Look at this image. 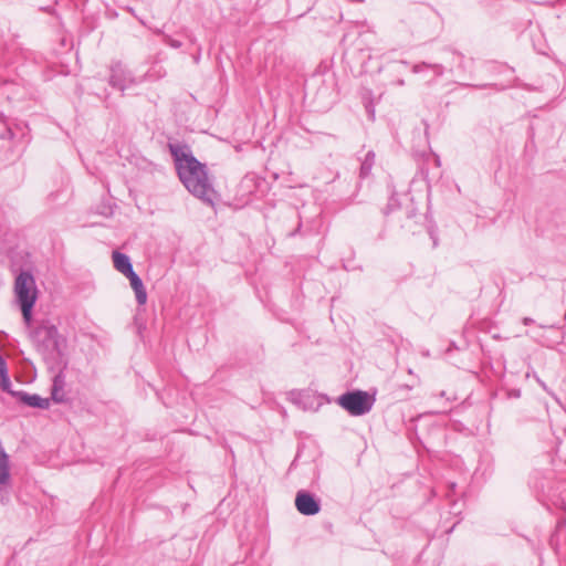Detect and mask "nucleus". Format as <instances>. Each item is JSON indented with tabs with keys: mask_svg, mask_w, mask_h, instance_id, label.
Segmentation results:
<instances>
[{
	"mask_svg": "<svg viewBox=\"0 0 566 566\" xmlns=\"http://www.w3.org/2000/svg\"><path fill=\"white\" fill-rule=\"evenodd\" d=\"M177 176L185 188L206 203L213 205L216 190L206 164L200 163L187 144L168 143Z\"/></svg>",
	"mask_w": 566,
	"mask_h": 566,
	"instance_id": "f257e3e1",
	"label": "nucleus"
},
{
	"mask_svg": "<svg viewBox=\"0 0 566 566\" xmlns=\"http://www.w3.org/2000/svg\"><path fill=\"white\" fill-rule=\"evenodd\" d=\"M29 338L50 371H55L59 366L67 367L66 339L54 324L43 321L29 331Z\"/></svg>",
	"mask_w": 566,
	"mask_h": 566,
	"instance_id": "f03ea898",
	"label": "nucleus"
},
{
	"mask_svg": "<svg viewBox=\"0 0 566 566\" xmlns=\"http://www.w3.org/2000/svg\"><path fill=\"white\" fill-rule=\"evenodd\" d=\"M336 402L350 416L358 417L373 409L375 397L367 391L355 389L340 395Z\"/></svg>",
	"mask_w": 566,
	"mask_h": 566,
	"instance_id": "7ed1b4c3",
	"label": "nucleus"
},
{
	"mask_svg": "<svg viewBox=\"0 0 566 566\" xmlns=\"http://www.w3.org/2000/svg\"><path fill=\"white\" fill-rule=\"evenodd\" d=\"M14 295L18 305L35 304L38 289L34 276L29 271H21L14 280Z\"/></svg>",
	"mask_w": 566,
	"mask_h": 566,
	"instance_id": "20e7f679",
	"label": "nucleus"
},
{
	"mask_svg": "<svg viewBox=\"0 0 566 566\" xmlns=\"http://www.w3.org/2000/svg\"><path fill=\"white\" fill-rule=\"evenodd\" d=\"M109 72V85L120 92L139 83L133 73L119 61L111 64Z\"/></svg>",
	"mask_w": 566,
	"mask_h": 566,
	"instance_id": "39448f33",
	"label": "nucleus"
},
{
	"mask_svg": "<svg viewBox=\"0 0 566 566\" xmlns=\"http://www.w3.org/2000/svg\"><path fill=\"white\" fill-rule=\"evenodd\" d=\"M294 503L302 515L312 516L321 511V500L306 490L297 491Z\"/></svg>",
	"mask_w": 566,
	"mask_h": 566,
	"instance_id": "423d86ee",
	"label": "nucleus"
},
{
	"mask_svg": "<svg viewBox=\"0 0 566 566\" xmlns=\"http://www.w3.org/2000/svg\"><path fill=\"white\" fill-rule=\"evenodd\" d=\"M66 368H61L60 366L55 368L57 371L53 377V384L51 388V399L54 402L62 403L66 401V397L64 394L65 386V375L64 370Z\"/></svg>",
	"mask_w": 566,
	"mask_h": 566,
	"instance_id": "0eeeda50",
	"label": "nucleus"
},
{
	"mask_svg": "<svg viewBox=\"0 0 566 566\" xmlns=\"http://www.w3.org/2000/svg\"><path fill=\"white\" fill-rule=\"evenodd\" d=\"M19 401L23 402L24 405L32 407V408H39V409H49L50 407V399L42 398L41 396L36 394H28L25 391H20L18 394Z\"/></svg>",
	"mask_w": 566,
	"mask_h": 566,
	"instance_id": "6e6552de",
	"label": "nucleus"
},
{
	"mask_svg": "<svg viewBox=\"0 0 566 566\" xmlns=\"http://www.w3.org/2000/svg\"><path fill=\"white\" fill-rule=\"evenodd\" d=\"M126 277L129 280L130 286L135 292L137 303L139 305H144L147 302V292L145 290L143 280L135 271Z\"/></svg>",
	"mask_w": 566,
	"mask_h": 566,
	"instance_id": "1a4fd4ad",
	"label": "nucleus"
},
{
	"mask_svg": "<svg viewBox=\"0 0 566 566\" xmlns=\"http://www.w3.org/2000/svg\"><path fill=\"white\" fill-rule=\"evenodd\" d=\"M112 258L114 268L125 276L134 272L133 264L127 254L119 251H114Z\"/></svg>",
	"mask_w": 566,
	"mask_h": 566,
	"instance_id": "9d476101",
	"label": "nucleus"
},
{
	"mask_svg": "<svg viewBox=\"0 0 566 566\" xmlns=\"http://www.w3.org/2000/svg\"><path fill=\"white\" fill-rule=\"evenodd\" d=\"M375 165V153L373 150H369L366 153L359 170L360 178H366L370 175L371 169Z\"/></svg>",
	"mask_w": 566,
	"mask_h": 566,
	"instance_id": "9b49d317",
	"label": "nucleus"
},
{
	"mask_svg": "<svg viewBox=\"0 0 566 566\" xmlns=\"http://www.w3.org/2000/svg\"><path fill=\"white\" fill-rule=\"evenodd\" d=\"M424 69H431L437 76H441L443 74V72H444L443 65H441V64H428V63H424V62L413 65L412 66V72L413 73H420Z\"/></svg>",
	"mask_w": 566,
	"mask_h": 566,
	"instance_id": "f8f14e48",
	"label": "nucleus"
},
{
	"mask_svg": "<svg viewBox=\"0 0 566 566\" xmlns=\"http://www.w3.org/2000/svg\"><path fill=\"white\" fill-rule=\"evenodd\" d=\"M34 305L35 304H21V305H19V307L21 310V313H22L23 322H24V324H25V326L28 328V332L33 328L31 326V324H32V313H33Z\"/></svg>",
	"mask_w": 566,
	"mask_h": 566,
	"instance_id": "ddd939ff",
	"label": "nucleus"
},
{
	"mask_svg": "<svg viewBox=\"0 0 566 566\" xmlns=\"http://www.w3.org/2000/svg\"><path fill=\"white\" fill-rule=\"evenodd\" d=\"M11 387H12V384H11V380H10V377H9V373L0 375V388H1V390L4 391V392H8L12 397L18 398V394H20V391H14V390H12Z\"/></svg>",
	"mask_w": 566,
	"mask_h": 566,
	"instance_id": "4468645a",
	"label": "nucleus"
},
{
	"mask_svg": "<svg viewBox=\"0 0 566 566\" xmlns=\"http://www.w3.org/2000/svg\"><path fill=\"white\" fill-rule=\"evenodd\" d=\"M451 56H452V62L455 64V67L458 70H465V66H464V56L458 52H451Z\"/></svg>",
	"mask_w": 566,
	"mask_h": 566,
	"instance_id": "2eb2a0df",
	"label": "nucleus"
},
{
	"mask_svg": "<svg viewBox=\"0 0 566 566\" xmlns=\"http://www.w3.org/2000/svg\"><path fill=\"white\" fill-rule=\"evenodd\" d=\"M521 397V390L520 389H511L506 391V398L507 399H517Z\"/></svg>",
	"mask_w": 566,
	"mask_h": 566,
	"instance_id": "dca6fc26",
	"label": "nucleus"
},
{
	"mask_svg": "<svg viewBox=\"0 0 566 566\" xmlns=\"http://www.w3.org/2000/svg\"><path fill=\"white\" fill-rule=\"evenodd\" d=\"M9 373L6 359L0 355V375Z\"/></svg>",
	"mask_w": 566,
	"mask_h": 566,
	"instance_id": "f3484780",
	"label": "nucleus"
},
{
	"mask_svg": "<svg viewBox=\"0 0 566 566\" xmlns=\"http://www.w3.org/2000/svg\"><path fill=\"white\" fill-rule=\"evenodd\" d=\"M407 66H408V63H407V62H405V61H400V62H398V63L396 64V71H397L398 73H402V72L407 69Z\"/></svg>",
	"mask_w": 566,
	"mask_h": 566,
	"instance_id": "a211bd4d",
	"label": "nucleus"
},
{
	"mask_svg": "<svg viewBox=\"0 0 566 566\" xmlns=\"http://www.w3.org/2000/svg\"><path fill=\"white\" fill-rule=\"evenodd\" d=\"M167 44L175 49H179L181 46V42L175 39H168Z\"/></svg>",
	"mask_w": 566,
	"mask_h": 566,
	"instance_id": "6ab92c4d",
	"label": "nucleus"
},
{
	"mask_svg": "<svg viewBox=\"0 0 566 566\" xmlns=\"http://www.w3.org/2000/svg\"><path fill=\"white\" fill-rule=\"evenodd\" d=\"M533 323H534V319H533V318H531V317H524V318H523V324H524V325H531V324H533Z\"/></svg>",
	"mask_w": 566,
	"mask_h": 566,
	"instance_id": "aec40b11",
	"label": "nucleus"
},
{
	"mask_svg": "<svg viewBox=\"0 0 566 566\" xmlns=\"http://www.w3.org/2000/svg\"><path fill=\"white\" fill-rule=\"evenodd\" d=\"M534 378L536 379V381L544 388L546 389V385L545 382H543L536 375H534Z\"/></svg>",
	"mask_w": 566,
	"mask_h": 566,
	"instance_id": "412c9836",
	"label": "nucleus"
},
{
	"mask_svg": "<svg viewBox=\"0 0 566 566\" xmlns=\"http://www.w3.org/2000/svg\"><path fill=\"white\" fill-rule=\"evenodd\" d=\"M397 85L399 86H402L405 84V81L402 78H399L397 82H396Z\"/></svg>",
	"mask_w": 566,
	"mask_h": 566,
	"instance_id": "4be33fe9",
	"label": "nucleus"
},
{
	"mask_svg": "<svg viewBox=\"0 0 566 566\" xmlns=\"http://www.w3.org/2000/svg\"><path fill=\"white\" fill-rule=\"evenodd\" d=\"M300 228H301V224H298V228L296 229V231L292 232L291 235H295V233L300 231Z\"/></svg>",
	"mask_w": 566,
	"mask_h": 566,
	"instance_id": "5701e85b",
	"label": "nucleus"
},
{
	"mask_svg": "<svg viewBox=\"0 0 566 566\" xmlns=\"http://www.w3.org/2000/svg\"><path fill=\"white\" fill-rule=\"evenodd\" d=\"M128 11L134 14V10L132 8H128Z\"/></svg>",
	"mask_w": 566,
	"mask_h": 566,
	"instance_id": "b1692460",
	"label": "nucleus"
},
{
	"mask_svg": "<svg viewBox=\"0 0 566 566\" xmlns=\"http://www.w3.org/2000/svg\"><path fill=\"white\" fill-rule=\"evenodd\" d=\"M195 61L198 62L199 61V54L197 56H195Z\"/></svg>",
	"mask_w": 566,
	"mask_h": 566,
	"instance_id": "393cba45",
	"label": "nucleus"
}]
</instances>
